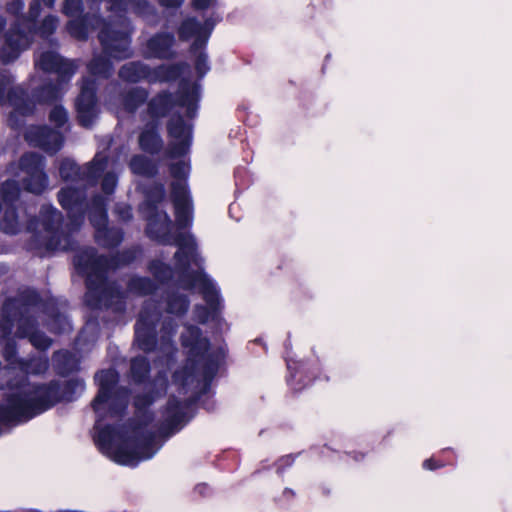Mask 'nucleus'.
<instances>
[{
	"label": "nucleus",
	"instance_id": "39",
	"mask_svg": "<svg viewBox=\"0 0 512 512\" xmlns=\"http://www.w3.org/2000/svg\"><path fill=\"white\" fill-rule=\"evenodd\" d=\"M49 185V178L47 173L45 174H29L24 175L21 179L22 188L29 193L34 195H41Z\"/></svg>",
	"mask_w": 512,
	"mask_h": 512
},
{
	"label": "nucleus",
	"instance_id": "48",
	"mask_svg": "<svg viewBox=\"0 0 512 512\" xmlns=\"http://www.w3.org/2000/svg\"><path fill=\"white\" fill-rule=\"evenodd\" d=\"M42 11V1L41 0H32L29 6L28 13L26 15L20 16L17 21L18 23L23 24V26L34 29L36 27V21L40 16Z\"/></svg>",
	"mask_w": 512,
	"mask_h": 512
},
{
	"label": "nucleus",
	"instance_id": "32",
	"mask_svg": "<svg viewBox=\"0 0 512 512\" xmlns=\"http://www.w3.org/2000/svg\"><path fill=\"white\" fill-rule=\"evenodd\" d=\"M109 406L108 411H101L105 413V418L109 415L111 418L122 417L128 407L129 402V391L124 387L117 388L114 393H111V397L108 400Z\"/></svg>",
	"mask_w": 512,
	"mask_h": 512
},
{
	"label": "nucleus",
	"instance_id": "24",
	"mask_svg": "<svg viewBox=\"0 0 512 512\" xmlns=\"http://www.w3.org/2000/svg\"><path fill=\"white\" fill-rule=\"evenodd\" d=\"M96 243L104 248L116 249L124 239V230L118 226H110L109 223L94 231Z\"/></svg>",
	"mask_w": 512,
	"mask_h": 512
},
{
	"label": "nucleus",
	"instance_id": "16",
	"mask_svg": "<svg viewBox=\"0 0 512 512\" xmlns=\"http://www.w3.org/2000/svg\"><path fill=\"white\" fill-rule=\"evenodd\" d=\"M147 221L146 235L162 245L170 243L174 233L171 232L172 220L164 210L144 213Z\"/></svg>",
	"mask_w": 512,
	"mask_h": 512
},
{
	"label": "nucleus",
	"instance_id": "61",
	"mask_svg": "<svg viewBox=\"0 0 512 512\" xmlns=\"http://www.w3.org/2000/svg\"><path fill=\"white\" fill-rule=\"evenodd\" d=\"M295 457L292 454L282 456L277 462V473L281 474L285 467H289L293 464Z\"/></svg>",
	"mask_w": 512,
	"mask_h": 512
},
{
	"label": "nucleus",
	"instance_id": "31",
	"mask_svg": "<svg viewBox=\"0 0 512 512\" xmlns=\"http://www.w3.org/2000/svg\"><path fill=\"white\" fill-rule=\"evenodd\" d=\"M161 318L162 310L159 302L154 299H149L144 302L135 324L157 329Z\"/></svg>",
	"mask_w": 512,
	"mask_h": 512
},
{
	"label": "nucleus",
	"instance_id": "20",
	"mask_svg": "<svg viewBox=\"0 0 512 512\" xmlns=\"http://www.w3.org/2000/svg\"><path fill=\"white\" fill-rule=\"evenodd\" d=\"M174 44L173 33L158 32L148 39L146 47L152 58L172 59L175 56V52L172 50Z\"/></svg>",
	"mask_w": 512,
	"mask_h": 512
},
{
	"label": "nucleus",
	"instance_id": "41",
	"mask_svg": "<svg viewBox=\"0 0 512 512\" xmlns=\"http://www.w3.org/2000/svg\"><path fill=\"white\" fill-rule=\"evenodd\" d=\"M109 58L111 56H95L88 64L87 68L91 75L108 79L112 76L114 67Z\"/></svg>",
	"mask_w": 512,
	"mask_h": 512
},
{
	"label": "nucleus",
	"instance_id": "15",
	"mask_svg": "<svg viewBox=\"0 0 512 512\" xmlns=\"http://www.w3.org/2000/svg\"><path fill=\"white\" fill-rule=\"evenodd\" d=\"M95 382H97L99 389L93 399L91 406L97 415L96 425L105 419V413L101 411V406L108 403L111 393H114L119 381L118 373L115 370H101L95 374Z\"/></svg>",
	"mask_w": 512,
	"mask_h": 512
},
{
	"label": "nucleus",
	"instance_id": "38",
	"mask_svg": "<svg viewBox=\"0 0 512 512\" xmlns=\"http://www.w3.org/2000/svg\"><path fill=\"white\" fill-rule=\"evenodd\" d=\"M148 269L160 284H168L175 278L176 266L173 268L165 264L161 258H153L148 265Z\"/></svg>",
	"mask_w": 512,
	"mask_h": 512
},
{
	"label": "nucleus",
	"instance_id": "53",
	"mask_svg": "<svg viewBox=\"0 0 512 512\" xmlns=\"http://www.w3.org/2000/svg\"><path fill=\"white\" fill-rule=\"evenodd\" d=\"M113 214L119 221L124 223L131 221L133 218L132 207L128 203H116L113 208Z\"/></svg>",
	"mask_w": 512,
	"mask_h": 512
},
{
	"label": "nucleus",
	"instance_id": "23",
	"mask_svg": "<svg viewBox=\"0 0 512 512\" xmlns=\"http://www.w3.org/2000/svg\"><path fill=\"white\" fill-rule=\"evenodd\" d=\"M86 211H88V219L94 231L109 223L108 199L105 196L101 194L94 195L90 203H87Z\"/></svg>",
	"mask_w": 512,
	"mask_h": 512
},
{
	"label": "nucleus",
	"instance_id": "43",
	"mask_svg": "<svg viewBox=\"0 0 512 512\" xmlns=\"http://www.w3.org/2000/svg\"><path fill=\"white\" fill-rule=\"evenodd\" d=\"M174 206L175 222L178 230H185L192 226L193 223V204L179 203Z\"/></svg>",
	"mask_w": 512,
	"mask_h": 512
},
{
	"label": "nucleus",
	"instance_id": "5",
	"mask_svg": "<svg viewBox=\"0 0 512 512\" xmlns=\"http://www.w3.org/2000/svg\"><path fill=\"white\" fill-rule=\"evenodd\" d=\"M63 214L51 204L41 206L39 215L30 216L25 223V232L31 233L40 245L49 252H76L74 256H100L94 247L77 251L78 244L73 236L61 227Z\"/></svg>",
	"mask_w": 512,
	"mask_h": 512
},
{
	"label": "nucleus",
	"instance_id": "56",
	"mask_svg": "<svg viewBox=\"0 0 512 512\" xmlns=\"http://www.w3.org/2000/svg\"><path fill=\"white\" fill-rule=\"evenodd\" d=\"M195 70L198 78H203L210 70L208 56L205 52H200L195 60Z\"/></svg>",
	"mask_w": 512,
	"mask_h": 512
},
{
	"label": "nucleus",
	"instance_id": "11",
	"mask_svg": "<svg viewBox=\"0 0 512 512\" xmlns=\"http://www.w3.org/2000/svg\"><path fill=\"white\" fill-rule=\"evenodd\" d=\"M31 30L14 21L4 35V44L0 48V61L10 64L19 58L21 53L32 43Z\"/></svg>",
	"mask_w": 512,
	"mask_h": 512
},
{
	"label": "nucleus",
	"instance_id": "27",
	"mask_svg": "<svg viewBox=\"0 0 512 512\" xmlns=\"http://www.w3.org/2000/svg\"><path fill=\"white\" fill-rule=\"evenodd\" d=\"M149 91L141 86H135L121 94V105L123 110L129 114H134L137 110L148 102Z\"/></svg>",
	"mask_w": 512,
	"mask_h": 512
},
{
	"label": "nucleus",
	"instance_id": "55",
	"mask_svg": "<svg viewBox=\"0 0 512 512\" xmlns=\"http://www.w3.org/2000/svg\"><path fill=\"white\" fill-rule=\"evenodd\" d=\"M169 172L177 180H186L189 174V166L183 161H177L169 165Z\"/></svg>",
	"mask_w": 512,
	"mask_h": 512
},
{
	"label": "nucleus",
	"instance_id": "42",
	"mask_svg": "<svg viewBox=\"0 0 512 512\" xmlns=\"http://www.w3.org/2000/svg\"><path fill=\"white\" fill-rule=\"evenodd\" d=\"M59 175L65 182L83 180V171L72 158L66 157L60 161Z\"/></svg>",
	"mask_w": 512,
	"mask_h": 512
},
{
	"label": "nucleus",
	"instance_id": "12",
	"mask_svg": "<svg viewBox=\"0 0 512 512\" xmlns=\"http://www.w3.org/2000/svg\"><path fill=\"white\" fill-rule=\"evenodd\" d=\"M167 133L170 138L177 140L171 142L165 152L169 159L185 156L192 144V126L187 124L180 113L171 116L167 122Z\"/></svg>",
	"mask_w": 512,
	"mask_h": 512
},
{
	"label": "nucleus",
	"instance_id": "60",
	"mask_svg": "<svg viewBox=\"0 0 512 512\" xmlns=\"http://www.w3.org/2000/svg\"><path fill=\"white\" fill-rule=\"evenodd\" d=\"M11 83V77L3 72H0V102L4 100L6 90Z\"/></svg>",
	"mask_w": 512,
	"mask_h": 512
},
{
	"label": "nucleus",
	"instance_id": "21",
	"mask_svg": "<svg viewBox=\"0 0 512 512\" xmlns=\"http://www.w3.org/2000/svg\"><path fill=\"white\" fill-rule=\"evenodd\" d=\"M153 68L148 64L137 60L130 61L122 65L118 71L119 78L131 84H137L141 81H147L152 84Z\"/></svg>",
	"mask_w": 512,
	"mask_h": 512
},
{
	"label": "nucleus",
	"instance_id": "9",
	"mask_svg": "<svg viewBox=\"0 0 512 512\" xmlns=\"http://www.w3.org/2000/svg\"><path fill=\"white\" fill-rule=\"evenodd\" d=\"M175 284L186 291L198 289L205 302L216 299L217 287L203 269H193L191 258H176Z\"/></svg>",
	"mask_w": 512,
	"mask_h": 512
},
{
	"label": "nucleus",
	"instance_id": "45",
	"mask_svg": "<svg viewBox=\"0 0 512 512\" xmlns=\"http://www.w3.org/2000/svg\"><path fill=\"white\" fill-rule=\"evenodd\" d=\"M21 187L19 182L14 179H7L1 184L0 196L4 205H16Z\"/></svg>",
	"mask_w": 512,
	"mask_h": 512
},
{
	"label": "nucleus",
	"instance_id": "3",
	"mask_svg": "<svg viewBox=\"0 0 512 512\" xmlns=\"http://www.w3.org/2000/svg\"><path fill=\"white\" fill-rule=\"evenodd\" d=\"M135 258H74L75 272L85 279V305L92 310L112 309L124 312L127 293L116 281L108 280L111 270L128 265Z\"/></svg>",
	"mask_w": 512,
	"mask_h": 512
},
{
	"label": "nucleus",
	"instance_id": "26",
	"mask_svg": "<svg viewBox=\"0 0 512 512\" xmlns=\"http://www.w3.org/2000/svg\"><path fill=\"white\" fill-rule=\"evenodd\" d=\"M207 305L196 304L194 307V317L200 324H206L209 320L218 321L221 317L223 309V300L217 289V296L215 300L206 302Z\"/></svg>",
	"mask_w": 512,
	"mask_h": 512
},
{
	"label": "nucleus",
	"instance_id": "34",
	"mask_svg": "<svg viewBox=\"0 0 512 512\" xmlns=\"http://www.w3.org/2000/svg\"><path fill=\"white\" fill-rule=\"evenodd\" d=\"M165 302L166 313L172 314L179 318L186 315L190 307L189 297L177 291H168L166 293Z\"/></svg>",
	"mask_w": 512,
	"mask_h": 512
},
{
	"label": "nucleus",
	"instance_id": "7",
	"mask_svg": "<svg viewBox=\"0 0 512 512\" xmlns=\"http://www.w3.org/2000/svg\"><path fill=\"white\" fill-rule=\"evenodd\" d=\"M201 86L198 83L192 85L183 78L176 96L169 90H162L147 102V113L158 122L159 119L170 115L174 107L186 108V117L194 119L198 114Z\"/></svg>",
	"mask_w": 512,
	"mask_h": 512
},
{
	"label": "nucleus",
	"instance_id": "49",
	"mask_svg": "<svg viewBox=\"0 0 512 512\" xmlns=\"http://www.w3.org/2000/svg\"><path fill=\"white\" fill-rule=\"evenodd\" d=\"M116 434V427L111 424H107L99 429L95 442L101 450L109 449L112 446Z\"/></svg>",
	"mask_w": 512,
	"mask_h": 512
},
{
	"label": "nucleus",
	"instance_id": "25",
	"mask_svg": "<svg viewBox=\"0 0 512 512\" xmlns=\"http://www.w3.org/2000/svg\"><path fill=\"white\" fill-rule=\"evenodd\" d=\"M168 245L177 247L173 256H200V249L195 236L190 232L174 233Z\"/></svg>",
	"mask_w": 512,
	"mask_h": 512
},
{
	"label": "nucleus",
	"instance_id": "28",
	"mask_svg": "<svg viewBox=\"0 0 512 512\" xmlns=\"http://www.w3.org/2000/svg\"><path fill=\"white\" fill-rule=\"evenodd\" d=\"M54 370L57 375L66 377L79 369V360L69 350L57 351L52 357Z\"/></svg>",
	"mask_w": 512,
	"mask_h": 512
},
{
	"label": "nucleus",
	"instance_id": "8",
	"mask_svg": "<svg viewBox=\"0 0 512 512\" xmlns=\"http://www.w3.org/2000/svg\"><path fill=\"white\" fill-rule=\"evenodd\" d=\"M60 83L49 81L32 89L31 93L21 86L11 87L7 91V100L19 115L27 117L34 114L36 105L53 104L61 98Z\"/></svg>",
	"mask_w": 512,
	"mask_h": 512
},
{
	"label": "nucleus",
	"instance_id": "63",
	"mask_svg": "<svg viewBox=\"0 0 512 512\" xmlns=\"http://www.w3.org/2000/svg\"><path fill=\"white\" fill-rule=\"evenodd\" d=\"M212 0H192V6L195 10H206L211 5Z\"/></svg>",
	"mask_w": 512,
	"mask_h": 512
},
{
	"label": "nucleus",
	"instance_id": "64",
	"mask_svg": "<svg viewBox=\"0 0 512 512\" xmlns=\"http://www.w3.org/2000/svg\"><path fill=\"white\" fill-rule=\"evenodd\" d=\"M16 352V346H15V343L13 341H8L5 345V348H4V356L9 359L10 357H12Z\"/></svg>",
	"mask_w": 512,
	"mask_h": 512
},
{
	"label": "nucleus",
	"instance_id": "52",
	"mask_svg": "<svg viewBox=\"0 0 512 512\" xmlns=\"http://www.w3.org/2000/svg\"><path fill=\"white\" fill-rule=\"evenodd\" d=\"M68 32L79 40H86L88 37V27L84 18H75L67 23Z\"/></svg>",
	"mask_w": 512,
	"mask_h": 512
},
{
	"label": "nucleus",
	"instance_id": "33",
	"mask_svg": "<svg viewBox=\"0 0 512 512\" xmlns=\"http://www.w3.org/2000/svg\"><path fill=\"white\" fill-rule=\"evenodd\" d=\"M0 230L8 235H17L25 231V225L19 221L16 205H4V213L0 219Z\"/></svg>",
	"mask_w": 512,
	"mask_h": 512
},
{
	"label": "nucleus",
	"instance_id": "35",
	"mask_svg": "<svg viewBox=\"0 0 512 512\" xmlns=\"http://www.w3.org/2000/svg\"><path fill=\"white\" fill-rule=\"evenodd\" d=\"M158 290V284L146 276H132L127 282V291L139 297L153 295Z\"/></svg>",
	"mask_w": 512,
	"mask_h": 512
},
{
	"label": "nucleus",
	"instance_id": "54",
	"mask_svg": "<svg viewBox=\"0 0 512 512\" xmlns=\"http://www.w3.org/2000/svg\"><path fill=\"white\" fill-rule=\"evenodd\" d=\"M84 11L82 0H65L62 8L63 14L68 17H78Z\"/></svg>",
	"mask_w": 512,
	"mask_h": 512
},
{
	"label": "nucleus",
	"instance_id": "10",
	"mask_svg": "<svg viewBox=\"0 0 512 512\" xmlns=\"http://www.w3.org/2000/svg\"><path fill=\"white\" fill-rule=\"evenodd\" d=\"M97 90L95 79L82 78L80 92L75 100V111L78 124L86 129L92 128L100 112Z\"/></svg>",
	"mask_w": 512,
	"mask_h": 512
},
{
	"label": "nucleus",
	"instance_id": "1",
	"mask_svg": "<svg viewBox=\"0 0 512 512\" xmlns=\"http://www.w3.org/2000/svg\"><path fill=\"white\" fill-rule=\"evenodd\" d=\"M22 376L17 384L7 383L15 391L6 395L0 404V424L17 425L25 423L61 402H72L84 391L82 379L71 378L63 383L51 380L47 383H27Z\"/></svg>",
	"mask_w": 512,
	"mask_h": 512
},
{
	"label": "nucleus",
	"instance_id": "50",
	"mask_svg": "<svg viewBox=\"0 0 512 512\" xmlns=\"http://www.w3.org/2000/svg\"><path fill=\"white\" fill-rule=\"evenodd\" d=\"M48 120L54 125V129L59 130L68 124L69 116L67 110L61 104H56L48 114Z\"/></svg>",
	"mask_w": 512,
	"mask_h": 512
},
{
	"label": "nucleus",
	"instance_id": "40",
	"mask_svg": "<svg viewBox=\"0 0 512 512\" xmlns=\"http://www.w3.org/2000/svg\"><path fill=\"white\" fill-rule=\"evenodd\" d=\"M150 362L147 357L139 355L131 359L130 376L134 383H144L150 374Z\"/></svg>",
	"mask_w": 512,
	"mask_h": 512
},
{
	"label": "nucleus",
	"instance_id": "30",
	"mask_svg": "<svg viewBox=\"0 0 512 512\" xmlns=\"http://www.w3.org/2000/svg\"><path fill=\"white\" fill-rule=\"evenodd\" d=\"M129 168L133 174L146 178H155L159 174V163L146 155H133Z\"/></svg>",
	"mask_w": 512,
	"mask_h": 512
},
{
	"label": "nucleus",
	"instance_id": "13",
	"mask_svg": "<svg viewBox=\"0 0 512 512\" xmlns=\"http://www.w3.org/2000/svg\"><path fill=\"white\" fill-rule=\"evenodd\" d=\"M25 139L29 145L37 147L49 155H55L64 145V135L61 131L49 125H35L26 132Z\"/></svg>",
	"mask_w": 512,
	"mask_h": 512
},
{
	"label": "nucleus",
	"instance_id": "29",
	"mask_svg": "<svg viewBox=\"0 0 512 512\" xmlns=\"http://www.w3.org/2000/svg\"><path fill=\"white\" fill-rule=\"evenodd\" d=\"M144 202L141 207L143 213L159 211V204L166 196L165 186L161 182H154L143 189Z\"/></svg>",
	"mask_w": 512,
	"mask_h": 512
},
{
	"label": "nucleus",
	"instance_id": "2",
	"mask_svg": "<svg viewBox=\"0 0 512 512\" xmlns=\"http://www.w3.org/2000/svg\"><path fill=\"white\" fill-rule=\"evenodd\" d=\"M224 358L222 351L212 352L205 358L202 373H199L196 358H188L185 365L174 371L172 383L177 386L179 394L193 392V397L180 400L171 395L165 406L164 419L158 427V432L163 437H170L180 431L187 423V411L198 398L205 394L218 373L220 362Z\"/></svg>",
	"mask_w": 512,
	"mask_h": 512
},
{
	"label": "nucleus",
	"instance_id": "47",
	"mask_svg": "<svg viewBox=\"0 0 512 512\" xmlns=\"http://www.w3.org/2000/svg\"><path fill=\"white\" fill-rule=\"evenodd\" d=\"M107 163L108 160L106 157H99V155L96 154L83 171V180L99 178L104 173Z\"/></svg>",
	"mask_w": 512,
	"mask_h": 512
},
{
	"label": "nucleus",
	"instance_id": "14",
	"mask_svg": "<svg viewBox=\"0 0 512 512\" xmlns=\"http://www.w3.org/2000/svg\"><path fill=\"white\" fill-rule=\"evenodd\" d=\"M57 200L74 225L80 226L84 222L87 210L85 190L77 187L61 188L57 193Z\"/></svg>",
	"mask_w": 512,
	"mask_h": 512
},
{
	"label": "nucleus",
	"instance_id": "4",
	"mask_svg": "<svg viewBox=\"0 0 512 512\" xmlns=\"http://www.w3.org/2000/svg\"><path fill=\"white\" fill-rule=\"evenodd\" d=\"M153 398L148 394L137 395L134 400L135 416L129 418L124 424L129 436L127 442L131 449L121 447L118 450V461L121 464L136 466L140 460L150 459L156 453V434L148 427L154 421V413L148 409Z\"/></svg>",
	"mask_w": 512,
	"mask_h": 512
},
{
	"label": "nucleus",
	"instance_id": "6",
	"mask_svg": "<svg viewBox=\"0 0 512 512\" xmlns=\"http://www.w3.org/2000/svg\"><path fill=\"white\" fill-rule=\"evenodd\" d=\"M109 11L114 13L102 19V27L98 39L105 55L116 60H124L132 56L131 38L126 30L130 24L127 17L128 5L125 0H108Z\"/></svg>",
	"mask_w": 512,
	"mask_h": 512
},
{
	"label": "nucleus",
	"instance_id": "51",
	"mask_svg": "<svg viewBox=\"0 0 512 512\" xmlns=\"http://www.w3.org/2000/svg\"><path fill=\"white\" fill-rule=\"evenodd\" d=\"M171 200L173 205L192 202L188 187L179 181L171 183Z\"/></svg>",
	"mask_w": 512,
	"mask_h": 512
},
{
	"label": "nucleus",
	"instance_id": "59",
	"mask_svg": "<svg viewBox=\"0 0 512 512\" xmlns=\"http://www.w3.org/2000/svg\"><path fill=\"white\" fill-rule=\"evenodd\" d=\"M211 33H212V28L210 27L207 31H203L202 33H200L199 35L194 37L195 39H194L193 43L191 44V51L194 52L198 49L205 48Z\"/></svg>",
	"mask_w": 512,
	"mask_h": 512
},
{
	"label": "nucleus",
	"instance_id": "57",
	"mask_svg": "<svg viewBox=\"0 0 512 512\" xmlns=\"http://www.w3.org/2000/svg\"><path fill=\"white\" fill-rule=\"evenodd\" d=\"M117 186V176L114 173H106L101 182V190L106 195L114 193Z\"/></svg>",
	"mask_w": 512,
	"mask_h": 512
},
{
	"label": "nucleus",
	"instance_id": "46",
	"mask_svg": "<svg viewBox=\"0 0 512 512\" xmlns=\"http://www.w3.org/2000/svg\"><path fill=\"white\" fill-rule=\"evenodd\" d=\"M58 26V18L55 15H47L41 23L36 21V27L31 30V37L33 38L35 35L40 36L43 39H48L51 35L54 34Z\"/></svg>",
	"mask_w": 512,
	"mask_h": 512
},
{
	"label": "nucleus",
	"instance_id": "22",
	"mask_svg": "<svg viewBox=\"0 0 512 512\" xmlns=\"http://www.w3.org/2000/svg\"><path fill=\"white\" fill-rule=\"evenodd\" d=\"M188 70L189 64L185 61L172 64H160L153 68L152 84L175 82Z\"/></svg>",
	"mask_w": 512,
	"mask_h": 512
},
{
	"label": "nucleus",
	"instance_id": "44",
	"mask_svg": "<svg viewBox=\"0 0 512 512\" xmlns=\"http://www.w3.org/2000/svg\"><path fill=\"white\" fill-rule=\"evenodd\" d=\"M203 31V25L196 17H187L180 23L177 33L181 41H188Z\"/></svg>",
	"mask_w": 512,
	"mask_h": 512
},
{
	"label": "nucleus",
	"instance_id": "58",
	"mask_svg": "<svg viewBox=\"0 0 512 512\" xmlns=\"http://www.w3.org/2000/svg\"><path fill=\"white\" fill-rule=\"evenodd\" d=\"M24 7L25 4L23 0H12L6 4V12L18 19L20 16L24 15Z\"/></svg>",
	"mask_w": 512,
	"mask_h": 512
},
{
	"label": "nucleus",
	"instance_id": "36",
	"mask_svg": "<svg viewBox=\"0 0 512 512\" xmlns=\"http://www.w3.org/2000/svg\"><path fill=\"white\" fill-rule=\"evenodd\" d=\"M134 343L145 353L153 352L157 346V329L134 325Z\"/></svg>",
	"mask_w": 512,
	"mask_h": 512
},
{
	"label": "nucleus",
	"instance_id": "37",
	"mask_svg": "<svg viewBox=\"0 0 512 512\" xmlns=\"http://www.w3.org/2000/svg\"><path fill=\"white\" fill-rule=\"evenodd\" d=\"M46 159L37 152H25L19 159V168L25 174H45Z\"/></svg>",
	"mask_w": 512,
	"mask_h": 512
},
{
	"label": "nucleus",
	"instance_id": "18",
	"mask_svg": "<svg viewBox=\"0 0 512 512\" xmlns=\"http://www.w3.org/2000/svg\"><path fill=\"white\" fill-rule=\"evenodd\" d=\"M183 347L189 349L188 358H202L210 347V342L203 337L202 330L195 325H187L181 335Z\"/></svg>",
	"mask_w": 512,
	"mask_h": 512
},
{
	"label": "nucleus",
	"instance_id": "17",
	"mask_svg": "<svg viewBox=\"0 0 512 512\" xmlns=\"http://www.w3.org/2000/svg\"><path fill=\"white\" fill-rule=\"evenodd\" d=\"M35 66L46 73H56L69 80L75 73V66L55 51H44L35 60Z\"/></svg>",
	"mask_w": 512,
	"mask_h": 512
},
{
	"label": "nucleus",
	"instance_id": "62",
	"mask_svg": "<svg viewBox=\"0 0 512 512\" xmlns=\"http://www.w3.org/2000/svg\"><path fill=\"white\" fill-rule=\"evenodd\" d=\"M184 3V0H159V4L166 8H180Z\"/></svg>",
	"mask_w": 512,
	"mask_h": 512
},
{
	"label": "nucleus",
	"instance_id": "19",
	"mask_svg": "<svg viewBox=\"0 0 512 512\" xmlns=\"http://www.w3.org/2000/svg\"><path fill=\"white\" fill-rule=\"evenodd\" d=\"M138 145L145 154L155 156L164 148V141L159 132L158 122H149L138 136Z\"/></svg>",
	"mask_w": 512,
	"mask_h": 512
}]
</instances>
